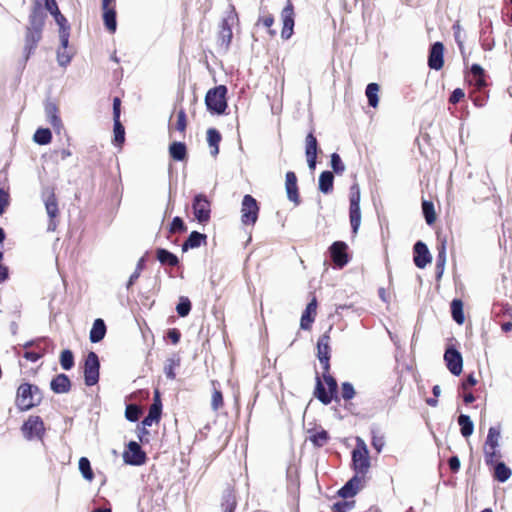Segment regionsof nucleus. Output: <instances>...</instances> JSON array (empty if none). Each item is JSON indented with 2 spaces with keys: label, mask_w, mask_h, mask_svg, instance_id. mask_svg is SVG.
Segmentation results:
<instances>
[{
  "label": "nucleus",
  "mask_w": 512,
  "mask_h": 512,
  "mask_svg": "<svg viewBox=\"0 0 512 512\" xmlns=\"http://www.w3.org/2000/svg\"><path fill=\"white\" fill-rule=\"evenodd\" d=\"M45 113L47 116L48 122L54 128H60L62 126V121L59 116V109L55 103L49 102L45 105Z\"/></svg>",
  "instance_id": "nucleus-34"
},
{
  "label": "nucleus",
  "mask_w": 512,
  "mask_h": 512,
  "mask_svg": "<svg viewBox=\"0 0 512 512\" xmlns=\"http://www.w3.org/2000/svg\"><path fill=\"white\" fill-rule=\"evenodd\" d=\"M100 361L98 355L90 351L84 361V382L87 386H94L99 381Z\"/></svg>",
  "instance_id": "nucleus-8"
},
{
  "label": "nucleus",
  "mask_w": 512,
  "mask_h": 512,
  "mask_svg": "<svg viewBox=\"0 0 512 512\" xmlns=\"http://www.w3.org/2000/svg\"><path fill=\"white\" fill-rule=\"evenodd\" d=\"M103 22L105 28L114 33L117 28L116 0H102Z\"/></svg>",
  "instance_id": "nucleus-16"
},
{
  "label": "nucleus",
  "mask_w": 512,
  "mask_h": 512,
  "mask_svg": "<svg viewBox=\"0 0 512 512\" xmlns=\"http://www.w3.org/2000/svg\"><path fill=\"white\" fill-rule=\"evenodd\" d=\"M444 361L448 370L455 376L461 374L463 369V358L461 353L454 347H448L444 353Z\"/></svg>",
  "instance_id": "nucleus-15"
},
{
  "label": "nucleus",
  "mask_w": 512,
  "mask_h": 512,
  "mask_svg": "<svg viewBox=\"0 0 512 512\" xmlns=\"http://www.w3.org/2000/svg\"><path fill=\"white\" fill-rule=\"evenodd\" d=\"M157 260L163 265H169L171 267L179 264L178 257L164 248H158L156 250Z\"/></svg>",
  "instance_id": "nucleus-37"
},
{
  "label": "nucleus",
  "mask_w": 512,
  "mask_h": 512,
  "mask_svg": "<svg viewBox=\"0 0 512 512\" xmlns=\"http://www.w3.org/2000/svg\"><path fill=\"white\" fill-rule=\"evenodd\" d=\"M331 167L337 174H340L345 170V166L337 153H333L331 155Z\"/></svg>",
  "instance_id": "nucleus-61"
},
{
  "label": "nucleus",
  "mask_w": 512,
  "mask_h": 512,
  "mask_svg": "<svg viewBox=\"0 0 512 512\" xmlns=\"http://www.w3.org/2000/svg\"><path fill=\"white\" fill-rule=\"evenodd\" d=\"M46 15L43 12L40 1H35L31 14L29 15V26L43 29Z\"/></svg>",
  "instance_id": "nucleus-28"
},
{
  "label": "nucleus",
  "mask_w": 512,
  "mask_h": 512,
  "mask_svg": "<svg viewBox=\"0 0 512 512\" xmlns=\"http://www.w3.org/2000/svg\"><path fill=\"white\" fill-rule=\"evenodd\" d=\"M141 414L142 409L140 406L136 404H129L126 406L125 417L127 418V420L131 422H136L138 421Z\"/></svg>",
  "instance_id": "nucleus-54"
},
{
  "label": "nucleus",
  "mask_w": 512,
  "mask_h": 512,
  "mask_svg": "<svg viewBox=\"0 0 512 512\" xmlns=\"http://www.w3.org/2000/svg\"><path fill=\"white\" fill-rule=\"evenodd\" d=\"M334 175L330 171H323L319 176V190L324 194H329L333 190Z\"/></svg>",
  "instance_id": "nucleus-39"
},
{
  "label": "nucleus",
  "mask_w": 512,
  "mask_h": 512,
  "mask_svg": "<svg viewBox=\"0 0 512 512\" xmlns=\"http://www.w3.org/2000/svg\"><path fill=\"white\" fill-rule=\"evenodd\" d=\"M323 381L316 377L314 396L324 405H328L333 399H337V381L330 374V370H323Z\"/></svg>",
  "instance_id": "nucleus-2"
},
{
  "label": "nucleus",
  "mask_w": 512,
  "mask_h": 512,
  "mask_svg": "<svg viewBox=\"0 0 512 512\" xmlns=\"http://www.w3.org/2000/svg\"><path fill=\"white\" fill-rule=\"evenodd\" d=\"M106 324L103 319L98 318L94 320L90 330L89 339L92 343L100 342L106 335Z\"/></svg>",
  "instance_id": "nucleus-31"
},
{
  "label": "nucleus",
  "mask_w": 512,
  "mask_h": 512,
  "mask_svg": "<svg viewBox=\"0 0 512 512\" xmlns=\"http://www.w3.org/2000/svg\"><path fill=\"white\" fill-rule=\"evenodd\" d=\"M451 315L453 320L462 325L465 321L464 311H463V302L460 299H453L451 302Z\"/></svg>",
  "instance_id": "nucleus-42"
},
{
  "label": "nucleus",
  "mask_w": 512,
  "mask_h": 512,
  "mask_svg": "<svg viewBox=\"0 0 512 512\" xmlns=\"http://www.w3.org/2000/svg\"><path fill=\"white\" fill-rule=\"evenodd\" d=\"M329 434L326 430H313L310 431L309 440L316 447H323L329 440Z\"/></svg>",
  "instance_id": "nucleus-43"
},
{
  "label": "nucleus",
  "mask_w": 512,
  "mask_h": 512,
  "mask_svg": "<svg viewBox=\"0 0 512 512\" xmlns=\"http://www.w3.org/2000/svg\"><path fill=\"white\" fill-rule=\"evenodd\" d=\"M180 365V358L179 357H171L167 359L166 364L164 366V373L168 379H175L176 373L175 369L179 367Z\"/></svg>",
  "instance_id": "nucleus-49"
},
{
  "label": "nucleus",
  "mask_w": 512,
  "mask_h": 512,
  "mask_svg": "<svg viewBox=\"0 0 512 512\" xmlns=\"http://www.w3.org/2000/svg\"><path fill=\"white\" fill-rule=\"evenodd\" d=\"M52 140V133L48 128H39L34 134V141L40 145L49 144Z\"/></svg>",
  "instance_id": "nucleus-50"
},
{
  "label": "nucleus",
  "mask_w": 512,
  "mask_h": 512,
  "mask_svg": "<svg viewBox=\"0 0 512 512\" xmlns=\"http://www.w3.org/2000/svg\"><path fill=\"white\" fill-rule=\"evenodd\" d=\"M422 212L428 225H433L436 222L437 216L434 209V204L431 201H422Z\"/></svg>",
  "instance_id": "nucleus-45"
},
{
  "label": "nucleus",
  "mask_w": 512,
  "mask_h": 512,
  "mask_svg": "<svg viewBox=\"0 0 512 512\" xmlns=\"http://www.w3.org/2000/svg\"><path fill=\"white\" fill-rule=\"evenodd\" d=\"M285 188L287 197L296 206L300 204V195L297 184V176L293 171H288L285 176Z\"/></svg>",
  "instance_id": "nucleus-23"
},
{
  "label": "nucleus",
  "mask_w": 512,
  "mask_h": 512,
  "mask_svg": "<svg viewBox=\"0 0 512 512\" xmlns=\"http://www.w3.org/2000/svg\"><path fill=\"white\" fill-rule=\"evenodd\" d=\"M318 301L315 295H312L300 319V327L303 330H310L317 316Z\"/></svg>",
  "instance_id": "nucleus-19"
},
{
  "label": "nucleus",
  "mask_w": 512,
  "mask_h": 512,
  "mask_svg": "<svg viewBox=\"0 0 512 512\" xmlns=\"http://www.w3.org/2000/svg\"><path fill=\"white\" fill-rule=\"evenodd\" d=\"M438 245H437V259H436V268L438 271V275L441 276L444 270V266L446 263V250H447V240L446 237L437 236Z\"/></svg>",
  "instance_id": "nucleus-30"
},
{
  "label": "nucleus",
  "mask_w": 512,
  "mask_h": 512,
  "mask_svg": "<svg viewBox=\"0 0 512 512\" xmlns=\"http://www.w3.org/2000/svg\"><path fill=\"white\" fill-rule=\"evenodd\" d=\"M428 66L433 70H441L444 66V45L435 42L431 45L428 55Z\"/></svg>",
  "instance_id": "nucleus-18"
},
{
  "label": "nucleus",
  "mask_w": 512,
  "mask_h": 512,
  "mask_svg": "<svg viewBox=\"0 0 512 512\" xmlns=\"http://www.w3.org/2000/svg\"><path fill=\"white\" fill-rule=\"evenodd\" d=\"M176 311L180 317H186L191 311V302L188 297L181 296L176 306Z\"/></svg>",
  "instance_id": "nucleus-53"
},
{
  "label": "nucleus",
  "mask_w": 512,
  "mask_h": 512,
  "mask_svg": "<svg viewBox=\"0 0 512 512\" xmlns=\"http://www.w3.org/2000/svg\"><path fill=\"white\" fill-rule=\"evenodd\" d=\"M187 127V116L184 109H180L177 112L176 115V122H175V128L181 132L184 133Z\"/></svg>",
  "instance_id": "nucleus-58"
},
{
  "label": "nucleus",
  "mask_w": 512,
  "mask_h": 512,
  "mask_svg": "<svg viewBox=\"0 0 512 512\" xmlns=\"http://www.w3.org/2000/svg\"><path fill=\"white\" fill-rule=\"evenodd\" d=\"M21 431L27 440L42 439L45 434L44 422L40 416L31 415L23 423Z\"/></svg>",
  "instance_id": "nucleus-11"
},
{
  "label": "nucleus",
  "mask_w": 512,
  "mask_h": 512,
  "mask_svg": "<svg viewBox=\"0 0 512 512\" xmlns=\"http://www.w3.org/2000/svg\"><path fill=\"white\" fill-rule=\"evenodd\" d=\"M466 82L472 89H486L488 87V75L479 64H472L469 73L465 76Z\"/></svg>",
  "instance_id": "nucleus-13"
},
{
  "label": "nucleus",
  "mask_w": 512,
  "mask_h": 512,
  "mask_svg": "<svg viewBox=\"0 0 512 512\" xmlns=\"http://www.w3.org/2000/svg\"><path fill=\"white\" fill-rule=\"evenodd\" d=\"M260 207L257 200L246 194L241 203V222L245 226H254L258 220Z\"/></svg>",
  "instance_id": "nucleus-6"
},
{
  "label": "nucleus",
  "mask_w": 512,
  "mask_h": 512,
  "mask_svg": "<svg viewBox=\"0 0 512 512\" xmlns=\"http://www.w3.org/2000/svg\"><path fill=\"white\" fill-rule=\"evenodd\" d=\"M380 90V86L377 83H369L366 87V96L368 98V103L371 107L376 108L379 103L378 92Z\"/></svg>",
  "instance_id": "nucleus-46"
},
{
  "label": "nucleus",
  "mask_w": 512,
  "mask_h": 512,
  "mask_svg": "<svg viewBox=\"0 0 512 512\" xmlns=\"http://www.w3.org/2000/svg\"><path fill=\"white\" fill-rule=\"evenodd\" d=\"M60 365L64 370H70L74 366V355L71 350L65 349L61 352Z\"/></svg>",
  "instance_id": "nucleus-51"
},
{
  "label": "nucleus",
  "mask_w": 512,
  "mask_h": 512,
  "mask_svg": "<svg viewBox=\"0 0 512 512\" xmlns=\"http://www.w3.org/2000/svg\"><path fill=\"white\" fill-rule=\"evenodd\" d=\"M227 87L219 85L208 90L205 96V104L212 114H223L227 109Z\"/></svg>",
  "instance_id": "nucleus-5"
},
{
  "label": "nucleus",
  "mask_w": 512,
  "mask_h": 512,
  "mask_svg": "<svg viewBox=\"0 0 512 512\" xmlns=\"http://www.w3.org/2000/svg\"><path fill=\"white\" fill-rule=\"evenodd\" d=\"M458 424L460 426V432L463 437L467 438L472 435L473 430H474V425L468 415L461 414L458 417Z\"/></svg>",
  "instance_id": "nucleus-44"
},
{
  "label": "nucleus",
  "mask_w": 512,
  "mask_h": 512,
  "mask_svg": "<svg viewBox=\"0 0 512 512\" xmlns=\"http://www.w3.org/2000/svg\"><path fill=\"white\" fill-rule=\"evenodd\" d=\"M489 468L493 469V478L501 483L506 482L512 475L511 469L502 461Z\"/></svg>",
  "instance_id": "nucleus-33"
},
{
  "label": "nucleus",
  "mask_w": 512,
  "mask_h": 512,
  "mask_svg": "<svg viewBox=\"0 0 512 512\" xmlns=\"http://www.w3.org/2000/svg\"><path fill=\"white\" fill-rule=\"evenodd\" d=\"M275 17L272 13H270L267 9H261L260 15L256 21L257 27H262L266 29V32L270 38H275L277 35V30L274 28Z\"/></svg>",
  "instance_id": "nucleus-24"
},
{
  "label": "nucleus",
  "mask_w": 512,
  "mask_h": 512,
  "mask_svg": "<svg viewBox=\"0 0 512 512\" xmlns=\"http://www.w3.org/2000/svg\"><path fill=\"white\" fill-rule=\"evenodd\" d=\"M332 326L323 333L317 341V358L322 366L323 370H330V358H331V337L330 332Z\"/></svg>",
  "instance_id": "nucleus-10"
},
{
  "label": "nucleus",
  "mask_w": 512,
  "mask_h": 512,
  "mask_svg": "<svg viewBox=\"0 0 512 512\" xmlns=\"http://www.w3.org/2000/svg\"><path fill=\"white\" fill-rule=\"evenodd\" d=\"M239 18L234 6L221 20L217 33V48L222 53H227L233 38L232 26L238 23Z\"/></svg>",
  "instance_id": "nucleus-1"
},
{
  "label": "nucleus",
  "mask_w": 512,
  "mask_h": 512,
  "mask_svg": "<svg viewBox=\"0 0 512 512\" xmlns=\"http://www.w3.org/2000/svg\"><path fill=\"white\" fill-rule=\"evenodd\" d=\"M465 97L463 89L456 88L449 97V103L457 104Z\"/></svg>",
  "instance_id": "nucleus-64"
},
{
  "label": "nucleus",
  "mask_w": 512,
  "mask_h": 512,
  "mask_svg": "<svg viewBox=\"0 0 512 512\" xmlns=\"http://www.w3.org/2000/svg\"><path fill=\"white\" fill-rule=\"evenodd\" d=\"M207 142L211 148V155L216 157L219 154V144L222 140L220 132L215 128H209L207 130Z\"/></svg>",
  "instance_id": "nucleus-35"
},
{
  "label": "nucleus",
  "mask_w": 512,
  "mask_h": 512,
  "mask_svg": "<svg viewBox=\"0 0 512 512\" xmlns=\"http://www.w3.org/2000/svg\"><path fill=\"white\" fill-rule=\"evenodd\" d=\"M114 143L115 145L121 146L125 141V128L121 121L114 122Z\"/></svg>",
  "instance_id": "nucleus-55"
},
{
  "label": "nucleus",
  "mask_w": 512,
  "mask_h": 512,
  "mask_svg": "<svg viewBox=\"0 0 512 512\" xmlns=\"http://www.w3.org/2000/svg\"><path fill=\"white\" fill-rule=\"evenodd\" d=\"M162 402L160 392L158 389L154 391L153 403L149 407L148 415L142 420L144 427L151 426L153 423H158L161 419Z\"/></svg>",
  "instance_id": "nucleus-17"
},
{
  "label": "nucleus",
  "mask_w": 512,
  "mask_h": 512,
  "mask_svg": "<svg viewBox=\"0 0 512 512\" xmlns=\"http://www.w3.org/2000/svg\"><path fill=\"white\" fill-rule=\"evenodd\" d=\"M79 470L81 471L83 477L89 481L94 478V473L92 471L90 461L86 457H81L79 459Z\"/></svg>",
  "instance_id": "nucleus-52"
},
{
  "label": "nucleus",
  "mask_w": 512,
  "mask_h": 512,
  "mask_svg": "<svg viewBox=\"0 0 512 512\" xmlns=\"http://www.w3.org/2000/svg\"><path fill=\"white\" fill-rule=\"evenodd\" d=\"M413 254L414 264L420 269L425 268L426 265L429 264L432 260L427 245L422 241L415 243L413 247Z\"/></svg>",
  "instance_id": "nucleus-21"
},
{
  "label": "nucleus",
  "mask_w": 512,
  "mask_h": 512,
  "mask_svg": "<svg viewBox=\"0 0 512 512\" xmlns=\"http://www.w3.org/2000/svg\"><path fill=\"white\" fill-rule=\"evenodd\" d=\"M280 18L282 22L280 36L283 40H289L294 34L295 26V8L291 0H286L281 10Z\"/></svg>",
  "instance_id": "nucleus-7"
},
{
  "label": "nucleus",
  "mask_w": 512,
  "mask_h": 512,
  "mask_svg": "<svg viewBox=\"0 0 512 512\" xmlns=\"http://www.w3.org/2000/svg\"><path fill=\"white\" fill-rule=\"evenodd\" d=\"M469 98L475 106L483 107L488 101L489 92L486 89L477 90L474 88L469 92Z\"/></svg>",
  "instance_id": "nucleus-41"
},
{
  "label": "nucleus",
  "mask_w": 512,
  "mask_h": 512,
  "mask_svg": "<svg viewBox=\"0 0 512 512\" xmlns=\"http://www.w3.org/2000/svg\"><path fill=\"white\" fill-rule=\"evenodd\" d=\"M192 210L195 219L200 224H206L211 218V202L205 194H197L192 202Z\"/></svg>",
  "instance_id": "nucleus-9"
},
{
  "label": "nucleus",
  "mask_w": 512,
  "mask_h": 512,
  "mask_svg": "<svg viewBox=\"0 0 512 512\" xmlns=\"http://www.w3.org/2000/svg\"><path fill=\"white\" fill-rule=\"evenodd\" d=\"M43 29L28 26L25 33V50L27 57L37 47L38 42L42 38Z\"/></svg>",
  "instance_id": "nucleus-26"
},
{
  "label": "nucleus",
  "mask_w": 512,
  "mask_h": 512,
  "mask_svg": "<svg viewBox=\"0 0 512 512\" xmlns=\"http://www.w3.org/2000/svg\"><path fill=\"white\" fill-rule=\"evenodd\" d=\"M485 464L488 467L501 462L502 454L498 448L483 447Z\"/></svg>",
  "instance_id": "nucleus-40"
},
{
  "label": "nucleus",
  "mask_w": 512,
  "mask_h": 512,
  "mask_svg": "<svg viewBox=\"0 0 512 512\" xmlns=\"http://www.w3.org/2000/svg\"><path fill=\"white\" fill-rule=\"evenodd\" d=\"M365 480L361 476H353L338 492L342 498L355 496L364 487Z\"/></svg>",
  "instance_id": "nucleus-25"
},
{
  "label": "nucleus",
  "mask_w": 512,
  "mask_h": 512,
  "mask_svg": "<svg viewBox=\"0 0 512 512\" xmlns=\"http://www.w3.org/2000/svg\"><path fill=\"white\" fill-rule=\"evenodd\" d=\"M500 439V428L490 427L483 447L498 448Z\"/></svg>",
  "instance_id": "nucleus-48"
},
{
  "label": "nucleus",
  "mask_w": 512,
  "mask_h": 512,
  "mask_svg": "<svg viewBox=\"0 0 512 512\" xmlns=\"http://www.w3.org/2000/svg\"><path fill=\"white\" fill-rule=\"evenodd\" d=\"M319 152L318 141L313 132L307 134L305 138V154L308 166L311 170L315 169L317 156Z\"/></svg>",
  "instance_id": "nucleus-20"
},
{
  "label": "nucleus",
  "mask_w": 512,
  "mask_h": 512,
  "mask_svg": "<svg viewBox=\"0 0 512 512\" xmlns=\"http://www.w3.org/2000/svg\"><path fill=\"white\" fill-rule=\"evenodd\" d=\"M348 245L344 241H335L329 247V254L332 263L337 268H343L350 260Z\"/></svg>",
  "instance_id": "nucleus-12"
},
{
  "label": "nucleus",
  "mask_w": 512,
  "mask_h": 512,
  "mask_svg": "<svg viewBox=\"0 0 512 512\" xmlns=\"http://www.w3.org/2000/svg\"><path fill=\"white\" fill-rule=\"evenodd\" d=\"M371 445L378 453H380L385 445L384 436L373 431Z\"/></svg>",
  "instance_id": "nucleus-60"
},
{
  "label": "nucleus",
  "mask_w": 512,
  "mask_h": 512,
  "mask_svg": "<svg viewBox=\"0 0 512 512\" xmlns=\"http://www.w3.org/2000/svg\"><path fill=\"white\" fill-rule=\"evenodd\" d=\"M349 217L353 234H357L361 224L360 206H349Z\"/></svg>",
  "instance_id": "nucleus-47"
},
{
  "label": "nucleus",
  "mask_w": 512,
  "mask_h": 512,
  "mask_svg": "<svg viewBox=\"0 0 512 512\" xmlns=\"http://www.w3.org/2000/svg\"><path fill=\"white\" fill-rule=\"evenodd\" d=\"M45 354V351L44 350H38V351H25L23 353V358H25L26 360L30 361V362H36L38 361L40 358H42Z\"/></svg>",
  "instance_id": "nucleus-63"
},
{
  "label": "nucleus",
  "mask_w": 512,
  "mask_h": 512,
  "mask_svg": "<svg viewBox=\"0 0 512 512\" xmlns=\"http://www.w3.org/2000/svg\"><path fill=\"white\" fill-rule=\"evenodd\" d=\"M170 157L175 161L187 159V148L183 142H173L169 146Z\"/></svg>",
  "instance_id": "nucleus-36"
},
{
  "label": "nucleus",
  "mask_w": 512,
  "mask_h": 512,
  "mask_svg": "<svg viewBox=\"0 0 512 512\" xmlns=\"http://www.w3.org/2000/svg\"><path fill=\"white\" fill-rule=\"evenodd\" d=\"M123 459L127 464L140 466L146 462L147 456L137 442L131 441L127 445V450L123 453Z\"/></svg>",
  "instance_id": "nucleus-14"
},
{
  "label": "nucleus",
  "mask_w": 512,
  "mask_h": 512,
  "mask_svg": "<svg viewBox=\"0 0 512 512\" xmlns=\"http://www.w3.org/2000/svg\"><path fill=\"white\" fill-rule=\"evenodd\" d=\"M371 467L369 451L366 443L361 439H356V447L352 451V469L355 476H361L366 481V475Z\"/></svg>",
  "instance_id": "nucleus-4"
},
{
  "label": "nucleus",
  "mask_w": 512,
  "mask_h": 512,
  "mask_svg": "<svg viewBox=\"0 0 512 512\" xmlns=\"http://www.w3.org/2000/svg\"><path fill=\"white\" fill-rule=\"evenodd\" d=\"M349 206H360V190L357 184L351 187Z\"/></svg>",
  "instance_id": "nucleus-62"
},
{
  "label": "nucleus",
  "mask_w": 512,
  "mask_h": 512,
  "mask_svg": "<svg viewBox=\"0 0 512 512\" xmlns=\"http://www.w3.org/2000/svg\"><path fill=\"white\" fill-rule=\"evenodd\" d=\"M168 231L170 234L184 233L187 231V226L181 217L176 216L173 218Z\"/></svg>",
  "instance_id": "nucleus-56"
},
{
  "label": "nucleus",
  "mask_w": 512,
  "mask_h": 512,
  "mask_svg": "<svg viewBox=\"0 0 512 512\" xmlns=\"http://www.w3.org/2000/svg\"><path fill=\"white\" fill-rule=\"evenodd\" d=\"M356 392L353 385L349 382H344L341 385V396L345 401L351 400Z\"/></svg>",
  "instance_id": "nucleus-59"
},
{
  "label": "nucleus",
  "mask_w": 512,
  "mask_h": 512,
  "mask_svg": "<svg viewBox=\"0 0 512 512\" xmlns=\"http://www.w3.org/2000/svg\"><path fill=\"white\" fill-rule=\"evenodd\" d=\"M453 32H454L455 41H456L458 48L460 50V53L463 57V61L465 62L466 61L465 47H464V42L461 37V27H460L459 23H456L453 25Z\"/></svg>",
  "instance_id": "nucleus-57"
},
{
  "label": "nucleus",
  "mask_w": 512,
  "mask_h": 512,
  "mask_svg": "<svg viewBox=\"0 0 512 512\" xmlns=\"http://www.w3.org/2000/svg\"><path fill=\"white\" fill-rule=\"evenodd\" d=\"M42 401L41 391L38 386L30 383H22L16 392V406L20 411H28L38 406Z\"/></svg>",
  "instance_id": "nucleus-3"
},
{
  "label": "nucleus",
  "mask_w": 512,
  "mask_h": 512,
  "mask_svg": "<svg viewBox=\"0 0 512 512\" xmlns=\"http://www.w3.org/2000/svg\"><path fill=\"white\" fill-rule=\"evenodd\" d=\"M44 203H45L46 212H47L51 222H53V220L59 216L58 200H57L54 190H51L47 193Z\"/></svg>",
  "instance_id": "nucleus-32"
},
{
  "label": "nucleus",
  "mask_w": 512,
  "mask_h": 512,
  "mask_svg": "<svg viewBox=\"0 0 512 512\" xmlns=\"http://www.w3.org/2000/svg\"><path fill=\"white\" fill-rule=\"evenodd\" d=\"M71 381L66 374H58L50 383L51 390L56 394L68 393L71 390Z\"/></svg>",
  "instance_id": "nucleus-27"
},
{
  "label": "nucleus",
  "mask_w": 512,
  "mask_h": 512,
  "mask_svg": "<svg viewBox=\"0 0 512 512\" xmlns=\"http://www.w3.org/2000/svg\"><path fill=\"white\" fill-rule=\"evenodd\" d=\"M202 245H207V236L197 231H192L188 238L182 244V250L195 249Z\"/></svg>",
  "instance_id": "nucleus-29"
},
{
  "label": "nucleus",
  "mask_w": 512,
  "mask_h": 512,
  "mask_svg": "<svg viewBox=\"0 0 512 512\" xmlns=\"http://www.w3.org/2000/svg\"><path fill=\"white\" fill-rule=\"evenodd\" d=\"M211 386H212L211 408L214 411H218L224 405L223 395L219 389V382L217 380H212Z\"/></svg>",
  "instance_id": "nucleus-38"
},
{
  "label": "nucleus",
  "mask_w": 512,
  "mask_h": 512,
  "mask_svg": "<svg viewBox=\"0 0 512 512\" xmlns=\"http://www.w3.org/2000/svg\"><path fill=\"white\" fill-rule=\"evenodd\" d=\"M237 505L236 491L232 486H228L221 495L220 510L221 512H235Z\"/></svg>",
  "instance_id": "nucleus-22"
}]
</instances>
